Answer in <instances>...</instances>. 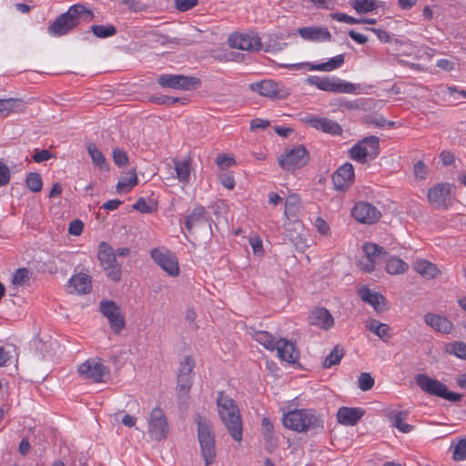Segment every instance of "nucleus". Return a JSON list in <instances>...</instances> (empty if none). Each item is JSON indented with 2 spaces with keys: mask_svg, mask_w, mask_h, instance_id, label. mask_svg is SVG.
Listing matches in <instances>:
<instances>
[{
  "mask_svg": "<svg viewBox=\"0 0 466 466\" xmlns=\"http://www.w3.org/2000/svg\"><path fill=\"white\" fill-rule=\"evenodd\" d=\"M198 426V439L200 446L201 456L206 466H210L216 458L215 432L212 424L206 417L198 414L194 418Z\"/></svg>",
  "mask_w": 466,
  "mask_h": 466,
  "instance_id": "obj_3",
  "label": "nucleus"
},
{
  "mask_svg": "<svg viewBox=\"0 0 466 466\" xmlns=\"http://www.w3.org/2000/svg\"><path fill=\"white\" fill-rule=\"evenodd\" d=\"M415 382L425 393L456 402L461 400V395L449 391L447 386L428 374L420 373L415 376Z\"/></svg>",
  "mask_w": 466,
  "mask_h": 466,
  "instance_id": "obj_5",
  "label": "nucleus"
},
{
  "mask_svg": "<svg viewBox=\"0 0 466 466\" xmlns=\"http://www.w3.org/2000/svg\"><path fill=\"white\" fill-rule=\"evenodd\" d=\"M216 164L221 170H224L230 166H233L235 164V159L228 155H219L216 157Z\"/></svg>",
  "mask_w": 466,
  "mask_h": 466,
  "instance_id": "obj_52",
  "label": "nucleus"
},
{
  "mask_svg": "<svg viewBox=\"0 0 466 466\" xmlns=\"http://www.w3.org/2000/svg\"><path fill=\"white\" fill-rule=\"evenodd\" d=\"M270 126V122L266 119L255 118L250 122V129L252 131L258 129H265Z\"/></svg>",
  "mask_w": 466,
  "mask_h": 466,
  "instance_id": "obj_64",
  "label": "nucleus"
},
{
  "mask_svg": "<svg viewBox=\"0 0 466 466\" xmlns=\"http://www.w3.org/2000/svg\"><path fill=\"white\" fill-rule=\"evenodd\" d=\"M453 186L450 183H439L428 189V201L437 209H447Z\"/></svg>",
  "mask_w": 466,
  "mask_h": 466,
  "instance_id": "obj_15",
  "label": "nucleus"
},
{
  "mask_svg": "<svg viewBox=\"0 0 466 466\" xmlns=\"http://www.w3.org/2000/svg\"><path fill=\"white\" fill-rule=\"evenodd\" d=\"M151 258L170 277L179 274V266L177 257L166 248H157L150 251Z\"/></svg>",
  "mask_w": 466,
  "mask_h": 466,
  "instance_id": "obj_11",
  "label": "nucleus"
},
{
  "mask_svg": "<svg viewBox=\"0 0 466 466\" xmlns=\"http://www.w3.org/2000/svg\"><path fill=\"white\" fill-rule=\"evenodd\" d=\"M275 350H277L279 357L289 363H295L299 359V351L295 345L287 339H278Z\"/></svg>",
  "mask_w": 466,
  "mask_h": 466,
  "instance_id": "obj_27",
  "label": "nucleus"
},
{
  "mask_svg": "<svg viewBox=\"0 0 466 466\" xmlns=\"http://www.w3.org/2000/svg\"><path fill=\"white\" fill-rule=\"evenodd\" d=\"M173 163L177 178L182 183L188 182L191 173L190 159H174Z\"/></svg>",
  "mask_w": 466,
  "mask_h": 466,
  "instance_id": "obj_36",
  "label": "nucleus"
},
{
  "mask_svg": "<svg viewBox=\"0 0 466 466\" xmlns=\"http://www.w3.org/2000/svg\"><path fill=\"white\" fill-rule=\"evenodd\" d=\"M362 249L364 255L375 261L377 264L383 262L386 258L387 252L385 249L375 243H364Z\"/></svg>",
  "mask_w": 466,
  "mask_h": 466,
  "instance_id": "obj_34",
  "label": "nucleus"
},
{
  "mask_svg": "<svg viewBox=\"0 0 466 466\" xmlns=\"http://www.w3.org/2000/svg\"><path fill=\"white\" fill-rule=\"evenodd\" d=\"M298 33L304 40L311 42H324L331 39L329 31L322 26L300 27Z\"/></svg>",
  "mask_w": 466,
  "mask_h": 466,
  "instance_id": "obj_23",
  "label": "nucleus"
},
{
  "mask_svg": "<svg viewBox=\"0 0 466 466\" xmlns=\"http://www.w3.org/2000/svg\"><path fill=\"white\" fill-rule=\"evenodd\" d=\"M354 177L353 166L350 163H345L340 166L332 176L334 187L338 190H342L348 186Z\"/></svg>",
  "mask_w": 466,
  "mask_h": 466,
  "instance_id": "obj_26",
  "label": "nucleus"
},
{
  "mask_svg": "<svg viewBox=\"0 0 466 466\" xmlns=\"http://www.w3.org/2000/svg\"><path fill=\"white\" fill-rule=\"evenodd\" d=\"M228 43L232 48L245 51H259L262 48L260 38L256 35L232 34Z\"/></svg>",
  "mask_w": 466,
  "mask_h": 466,
  "instance_id": "obj_17",
  "label": "nucleus"
},
{
  "mask_svg": "<svg viewBox=\"0 0 466 466\" xmlns=\"http://www.w3.org/2000/svg\"><path fill=\"white\" fill-rule=\"evenodd\" d=\"M365 327L383 341H387L391 338L390 327L386 323L380 322L374 319H370L366 321Z\"/></svg>",
  "mask_w": 466,
  "mask_h": 466,
  "instance_id": "obj_31",
  "label": "nucleus"
},
{
  "mask_svg": "<svg viewBox=\"0 0 466 466\" xmlns=\"http://www.w3.org/2000/svg\"><path fill=\"white\" fill-rule=\"evenodd\" d=\"M283 424L286 428L298 432L307 431L320 426V420L311 410H294L283 415Z\"/></svg>",
  "mask_w": 466,
  "mask_h": 466,
  "instance_id": "obj_4",
  "label": "nucleus"
},
{
  "mask_svg": "<svg viewBox=\"0 0 466 466\" xmlns=\"http://www.w3.org/2000/svg\"><path fill=\"white\" fill-rule=\"evenodd\" d=\"M359 295L364 302L370 304L375 310L380 311L382 309L381 304L384 302L382 295L373 292L368 288L360 289Z\"/></svg>",
  "mask_w": 466,
  "mask_h": 466,
  "instance_id": "obj_33",
  "label": "nucleus"
},
{
  "mask_svg": "<svg viewBox=\"0 0 466 466\" xmlns=\"http://www.w3.org/2000/svg\"><path fill=\"white\" fill-rule=\"evenodd\" d=\"M330 17L334 20H337L339 22H343L350 25H357L360 24L359 18H355L353 16L348 15L344 13H331Z\"/></svg>",
  "mask_w": 466,
  "mask_h": 466,
  "instance_id": "obj_51",
  "label": "nucleus"
},
{
  "mask_svg": "<svg viewBox=\"0 0 466 466\" xmlns=\"http://www.w3.org/2000/svg\"><path fill=\"white\" fill-rule=\"evenodd\" d=\"M185 227L188 233H192L195 228L203 227H211L210 218L204 207L198 206L192 212L187 216Z\"/></svg>",
  "mask_w": 466,
  "mask_h": 466,
  "instance_id": "obj_21",
  "label": "nucleus"
},
{
  "mask_svg": "<svg viewBox=\"0 0 466 466\" xmlns=\"http://www.w3.org/2000/svg\"><path fill=\"white\" fill-rule=\"evenodd\" d=\"M83 222L79 219H76L70 223L68 232L73 236H79L83 231Z\"/></svg>",
  "mask_w": 466,
  "mask_h": 466,
  "instance_id": "obj_62",
  "label": "nucleus"
},
{
  "mask_svg": "<svg viewBox=\"0 0 466 466\" xmlns=\"http://www.w3.org/2000/svg\"><path fill=\"white\" fill-rule=\"evenodd\" d=\"M176 7L181 12L193 8L198 4V0H175Z\"/></svg>",
  "mask_w": 466,
  "mask_h": 466,
  "instance_id": "obj_58",
  "label": "nucleus"
},
{
  "mask_svg": "<svg viewBox=\"0 0 466 466\" xmlns=\"http://www.w3.org/2000/svg\"><path fill=\"white\" fill-rule=\"evenodd\" d=\"M252 336L256 341L263 345L266 349L270 350H275L277 341L269 332L265 330H255Z\"/></svg>",
  "mask_w": 466,
  "mask_h": 466,
  "instance_id": "obj_41",
  "label": "nucleus"
},
{
  "mask_svg": "<svg viewBox=\"0 0 466 466\" xmlns=\"http://www.w3.org/2000/svg\"><path fill=\"white\" fill-rule=\"evenodd\" d=\"M306 82L319 90L332 93L355 94L357 86L338 77L310 76Z\"/></svg>",
  "mask_w": 466,
  "mask_h": 466,
  "instance_id": "obj_6",
  "label": "nucleus"
},
{
  "mask_svg": "<svg viewBox=\"0 0 466 466\" xmlns=\"http://www.w3.org/2000/svg\"><path fill=\"white\" fill-rule=\"evenodd\" d=\"M309 161V153L304 146L295 147L279 158V166L288 171L304 167Z\"/></svg>",
  "mask_w": 466,
  "mask_h": 466,
  "instance_id": "obj_12",
  "label": "nucleus"
},
{
  "mask_svg": "<svg viewBox=\"0 0 466 466\" xmlns=\"http://www.w3.org/2000/svg\"><path fill=\"white\" fill-rule=\"evenodd\" d=\"M408 413L406 411H399L392 415V426L397 428L402 433L410 432L414 427L405 422Z\"/></svg>",
  "mask_w": 466,
  "mask_h": 466,
  "instance_id": "obj_40",
  "label": "nucleus"
},
{
  "mask_svg": "<svg viewBox=\"0 0 466 466\" xmlns=\"http://www.w3.org/2000/svg\"><path fill=\"white\" fill-rule=\"evenodd\" d=\"M408 268V264L398 257H391L386 264V270L391 275L402 274L406 272Z\"/></svg>",
  "mask_w": 466,
  "mask_h": 466,
  "instance_id": "obj_39",
  "label": "nucleus"
},
{
  "mask_svg": "<svg viewBox=\"0 0 466 466\" xmlns=\"http://www.w3.org/2000/svg\"><path fill=\"white\" fill-rule=\"evenodd\" d=\"M157 83L164 88L189 90L198 86L200 81L194 76L165 74L158 76Z\"/></svg>",
  "mask_w": 466,
  "mask_h": 466,
  "instance_id": "obj_14",
  "label": "nucleus"
},
{
  "mask_svg": "<svg viewBox=\"0 0 466 466\" xmlns=\"http://www.w3.org/2000/svg\"><path fill=\"white\" fill-rule=\"evenodd\" d=\"M360 268L366 272H371L375 269L377 263L364 255L359 262Z\"/></svg>",
  "mask_w": 466,
  "mask_h": 466,
  "instance_id": "obj_56",
  "label": "nucleus"
},
{
  "mask_svg": "<svg viewBox=\"0 0 466 466\" xmlns=\"http://www.w3.org/2000/svg\"><path fill=\"white\" fill-rule=\"evenodd\" d=\"M300 121L327 134L339 135L341 133L340 126L334 120L326 117L307 114L300 117Z\"/></svg>",
  "mask_w": 466,
  "mask_h": 466,
  "instance_id": "obj_19",
  "label": "nucleus"
},
{
  "mask_svg": "<svg viewBox=\"0 0 466 466\" xmlns=\"http://www.w3.org/2000/svg\"><path fill=\"white\" fill-rule=\"evenodd\" d=\"M195 366V360L191 356L185 357L179 363L177 376L192 377Z\"/></svg>",
  "mask_w": 466,
  "mask_h": 466,
  "instance_id": "obj_46",
  "label": "nucleus"
},
{
  "mask_svg": "<svg viewBox=\"0 0 466 466\" xmlns=\"http://www.w3.org/2000/svg\"><path fill=\"white\" fill-rule=\"evenodd\" d=\"M318 232H319L321 235H329V224L320 217H318L314 223Z\"/></svg>",
  "mask_w": 466,
  "mask_h": 466,
  "instance_id": "obj_61",
  "label": "nucleus"
},
{
  "mask_svg": "<svg viewBox=\"0 0 466 466\" xmlns=\"http://www.w3.org/2000/svg\"><path fill=\"white\" fill-rule=\"evenodd\" d=\"M25 183L27 187L33 192H39L43 187L41 176L36 172L29 173L26 177Z\"/></svg>",
  "mask_w": 466,
  "mask_h": 466,
  "instance_id": "obj_47",
  "label": "nucleus"
},
{
  "mask_svg": "<svg viewBox=\"0 0 466 466\" xmlns=\"http://www.w3.org/2000/svg\"><path fill=\"white\" fill-rule=\"evenodd\" d=\"M52 157L51 153L49 150L47 149H42V150H39V151H36L34 155H33V160L36 163H41V162H44V161H46L48 159H50Z\"/></svg>",
  "mask_w": 466,
  "mask_h": 466,
  "instance_id": "obj_63",
  "label": "nucleus"
},
{
  "mask_svg": "<svg viewBox=\"0 0 466 466\" xmlns=\"http://www.w3.org/2000/svg\"><path fill=\"white\" fill-rule=\"evenodd\" d=\"M150 100L157 105H172V104L181 101L182 99L179 97L161 96H153V97H151Z\"/></svg>",
  "mask_w": 466,
  "mask_h": 466,
  "instance_id": "obj_55",
  "label": "nucleus"
},
{
  "mask_svg": "<svg viewBox=\"0 0 466 466\" xmlns=\"http://www.w3.org/2000/svg\"><path fill=\"white\" fill-rule=\"evenodd\" d=\"M78 373L84 380L103 382L109 376V370L99 359H88L78 367Z\"/></svg>",
  "mask_w": 466,
  "mask_h": 466,
  "instance_id": "obj_9",
  "label": "nucleus"
},
{
  "mask_svg": "<svg viewBox=\"0 0 466 466\" xmlns=\"http://www.w3.org/2000/svg\"><path fill=\"white\" fill-rule=\"evenodd\" d=\"M92 289V279L89 275L79 273L71 277L68 289L72 294H87Z\"/></svg>",
  "mask_w": 466,
  "mask_h": 466,
  "instance_id": "obj_24",
  "label": "nucleus"
},
{
  "mask_svg": "<svg viewBox=\"0 0 466 466\" xmlns=\"http://www.w3.org/2000/svg\"><path fill=\"white\" fill-rule=\"evenodd\" d=\"M97 257L107 276L112 280L118 281L121 278V269L120 265L116 263L112 248L106 243H101Z\"/></svg>",
  "mask_w": 466,
  "mask_h": 466,
  "instance_id": "obj_13",
  "label": "nucleus"
},
{
  "mask_svg": "<svg viewBox=\"0 0 466 466\" xmlns=\"http://www.w3.org/2000/svg\"><path fill=\"white\" fill-rule=\"evenodd\" d=\"M137 183V177L135 170H130L125 174H122L118 179L116 185V190L118 193H127Z\"/></svg>",
  "mask_w": 466,
  "mask_h": 466,
  "instance_id": "obj_35",
  "label": "nucleus"
},
{
  "mask_svg": "<svg viewBox=\"0 0 466 466\" xmlns=\"http://www.w3.org/2000/svg\"><path fill=\"white\" fill-rule=\"evenodd\" d=\"M172 43L167 35H164L159 29L153 28L147 31V46L156 48L159 46H165Z\"/></svg>",
  "mask_w": 466,
  "mask_h": 466,
  "instance_id": "obj_37",
  "label": "nucleus"
},
{
  "mask_svg": "<svg viewBox=\"0 0 466 466\" xmlns=\"http://www.w3.org/2000/svg\"><path fill=\"white\" fill-rule=\"evenodd\" d=\"M350 5L358 14H366L378 8L376 0H350Z\"/></svg>",
  "mask_w": 466,
  "mask_h": 466,
  "instance_id": "obj_42",
  "label": "nucleus"
},
{
  "mask_svg": "<svg viewBox=\"0 0 466 466\" xmlns=\"http://www.w3.org/2000/svg\"><path fill=\"white\" fill-rule=\"evenodd\" d=\"M299 197L295 194L289 195L285 202V214L288 216L289 212H294L299 205Z\"/></svg>",
  "mask_w": 466,
  "mask_h": 466,
  "instance_id": "obj_54",
  "label": "nucleus"
},
{
  "mask_svg": "<svg viewBox=\"0 0 466 466\" xmlns=\"http://www.w3.org/2000/svg\"><path fill=\"white\" fill-rule=\"evenodd\" d=\"M428 174V167L422 161H418L414 165V175L416 178L422 180L426 178Z\"/></svg>",
  "mask_w": 466,
  "mask_h": 466,
  "instance_id": "obj_57",
  "label": "nucleus"
},
{
  "mask_svg": "<svg viewBox=\"0 0 466 466\" xmlns=\"http://www.w3.org/2000/svg\"><path fill=\"white\" fill-rule=\"evenodd\" d=\"M352 217L363 224H373L380 218V210L370 203L360 201L351 210Z\"/></svg>",
  "mask_w": 466,
  "mask_h": 466,
  "instance_id": "obj_18",
  "label": "nucleus"
},
{
  "mask_svg": "<svg viewBox=\"0 0 466 466\" xmlns=\"http://www.w3.org/2000/svg\"><path fill=\"white\" fill-rule=\"evenodd\" d=\"M169 431L168 423L164 411L159 408H155L150 413L147 421V433L155 441L165 440Z\"/></svg>",
  "mask_w": 466,
  "mask_h": 466,
  "instance_id": "obj_10",
  "label": "nucleus"
},
{
  "mask_svg": "<svg viewBox=\"0 0 466 466\" xmlns=\"http://www.w3.org/2000/svg\"><path fill=\"white\" fill-rule=\"evenodd\" d=\"M248 89L269 99H285L290 94L282 82L271 78L250 83Z\"/></svg>",
  "mask_w": 466,
  "mask_h": 466,
  "instance_id": "obj_7",
  "label": "nucleus"
},
{
  "mask_svg": "<svg viewBox=\"0 0 466 466\" xmlns=\"http://www.w3.org/2000/svg\"><path fill=\"white\" fill-rule=\"evenodd\" d=\"M344 55H338L329 60H328L325 63L320 64H314L310 62H303V63H297V64H288L284 65L283 67L293 69V70H299L301 68H306L309 71H321V72H331L333 70H336L342 66L344 64Z\"/></svg>",
  "mask_w": 466,
  "mask_h": 466,
  "instance_id": "obj_16",
  "label": "nucleus"
},
{
  "mask_svg": "<svg viewBox=\"0 0 466 466\" xmlns=\"http://www.w3.org/2000/svg\"><path fill=\"white\" fill-rule=\"evenodd\" d=\"M358 386L361 390L367 391L374 386V379L370 373L363 372L358 379Z\"/></svg>",
  "mask_w": 466,
  "mask_h": 466,
  "instance_id": "obj_49",
  "label": "nucleus"
},
{
  "mask_svg": "<svg viewBox=\"0 0 466 466\" xmlns=\"http://www.w3.org/2000/svg\"><path fill=\"white\" fill-rule=\"evenodd\" d=\"M344 356V350L339 346H335L330 353L325 358L323 367L329 369L339 363Z\"/></svg>",
  "mask_w": 466,
  "mask_h": 466,
  "instance_id": "obj_44",
  "label": "nucleus"
},
{
  "mask_svg": "<svg viewBox=\"0 0 466 466\" xmlns=\"http://www.w3.org/2000/svg\"><path fill=\"white\" fill-rule=\"evenodd\" d=\"M218 412L232 439L236 441L242 440V420L235 400L218 392L217 398Z\"/></svg>",
  "mask_w": 466,
  "mask_h": 466,
  "instance_id": "obj_1",
  "label": "nucleus"
},
{
  "mask_svg": "<svg viewBox=\"0 0 466 466\" xmlns=\"http://www.w3.org/2000/svg\"><path fill=\"white\" fill-rule=\"evenodd\" d=\"M379 137L370 136L355 144L350 149L352 159L364 163L368 158L373 159L379 155Z\"/></svg>",
  "mask_w": 466,
  "mask_h": 466,
  "instance_id": "obj_8",
  "label": "nucleus"
},
{
  "mask_svg": "<svg viewBox=\"0 0 466 466\" xmlns=\"http://www.w3.org/2000/svg\"><path fill=\"white\" fill-rule=\"evenodd\" d=\"M309 323L317 326L324 330L331 329L334 325V319L330 312L325 308H315L309 312Z\"/></svg>",
  "mask_w": 466,
  "mask_h": 466,
  "instance_id": "obj_22",
  "label": "nucleus"
},
{
  "mask_svg": "<svg viewBox=\"0 0 466 466\" xmlns=\"http://www.w3.org/2000/svg\"><path fill=\"white\" fill-rule=\"evenodd\" d=\"M424 321L432 329L442 333H450L452 329V323L448 319L437 314H425Z\"/></svg>",
  "mask_w": 466,
  "mask_h": 466,
  "instance_id": "obj_28",
  "label": "nucleus"
},
{
  "mask_svg": "<svg viewBox=\"0 0 466 466\" xmlns=\"http://www.w3.org/2000/svg\"><path fill=\"white\" fill-rule=\"evenodd\" d=\"M25 107V103L20 98L0 99V116L6 117L12 113L22 112Z\"/></svg>",
  "mask_w": 466,
  "mask_h": 466,
  "instance_id": "obj_29",
  "label": "nucleus"
},
{
  "mask_svg": "<svg viewBox=\"0 0 466 466\" xmlns=\"http://www.w3.org/2000/svg\"><path fill=\"white\" fill-rule=\"evenodd\" d=\"M10 180V171L8 167L0 160V186L8 184Z\"/></svg>",
  "mask_w": 466,
  "mask_h": 466,
  "instance_id": "obj_59",
  "label": "nucleus"
},
{
  "mask_svg": "<svg viewBox=\"0 0 466 466\" xmlns=\"http://www.w3.org/2000/svg\"><path fill=\"white\" fill-rule=\"evenodd\" d=\"M113 160L118 167H124L127 164L128 157L125 151L119 148H115L113 150Z\"/></svg>",
  "mask_w": 466,
  "mask_h": 466,
  "instance_id": "obj_53",
  "label": "nucleus"
},
{
  "mask_svg": "<svg viewBox=\"0 0 466 466\" xmlns=\"http://www.w3.org/2000/svg\"><path fill=\"white\" fill-rule=\"evenodd\" d=\"M30 278L31 274L27 268H21L16 269L12 279L14 289H17L18 287H24L28 285Z\"/></svg>",
  "mask_w": 466,
  "mask_h": 466,
  "instance_id": "obj_43",
  "label": "nucleus"
},
{
  "mask_svg": "<svg viewBox=\"0 0 466 466\" xmlns=\"http://www.w3.org/2000/svg\"><path fill=\"white\" fill-rule=\"evenodd\" d=\"M92 13L83 5H71L66 13L61 14L47 27V32L52 36H62L75 28L81 20H91Z\"/></svg>",
  "mask_w": 466,
  "mask_h": 466,
  "instance_id": "obj_2",
  "label": "nucleus"
},
{
  "mask_svg": "<svg viewBox=\"0 0 466 466\" xmlns=\"http://www.w3.org/2000/svg\"><path fill=\"white\" fill-rule=\"evenodd\" d=\"M446 350L460 359L466 360V343L462 341H455L449 344Z\"/></svg>",
  "mask_w": 466,
  "mask_h": 466,
  "instance_id": "obj_48",
  "label": "nucleus"
},
{
  "mask_svg": "<svg viewBox=\"0 0 466 466\" xmlns=\"http://www.w3.org/2000/svg\"><path fill=\"white\" fill-rule=\"evenodd\" d=\"M365 410L361 408L341 407L337 413L338 421L340 424L353 426L363 417Z\"/></svg>",
  "mask_w": 466,
  "mask_h": 466,
  "instance_id": "obj_25",
  "label": "nucleus"
},
{
  "mask_svg": "<svg viewBox=\"0 0 466 466\" xmlns=\"http://www.w3.org/2000/svg\"><path fill=\"white\" fill-rule=\"evenodd\" d=\"M91 32L98 38H106L116 34V28L113 25H93Z\"/></svg>",
  "mask_w": 466,
  "mask_h": 466,
  "instance_id": "obj_45",
  "label": "nucleus"
},
{
  "mask_svg": "<svg viewBox=\"0 0 466 466\" xmlns=\"http://www.w3.org/2000/svg\"><path fill=\"white\" fill-rule=\"evenodd\" d=\"M191 387L192 377L177 376L176 394L180 404L187 403Z\"/></svg>",
  "mask_w": 466,
  "mask_h": 466,
  "instance_id": "obj_32",
  "label": "nucleus"
},
{
  "mask_svg": "<svg viewBox=\"0 0 466 466\" xmlns=\"http://www.w3.org/2000/svg\"><path fill=\"white\" fill-rule=\"evenodd\" d=\"M87 153L90 156L93 164L99 167L100 169H108V164L103 153L95 144H88L86 147Z\"/></svg>",
  "mask_w": 466,
  "mask_h": 466,
  "instance_id": "obj_38",
  "label": "nucleus"
},
{
  "mask_svg": "<svg viewBox=\"0 0 466 466\" xmlns=\"http://www.w3.org/2000/svg\"><path fill=\"white\" fill-rule=\"evenodd\" d=\"M413 269L422 278L427 279H433L440 274V270L437 266L426 259H418L415 261Z\"/></svg>",
  "mask_w": 466,
  "mask_h": 466,
  "instance_id": "obj_30",
  "label": "nucleus"
},
{
  "mask_svg": "<svg viewBox=\"0 0 466 466\" xmlns=\"http://www.w3.org/2000/svg\"><path fill=\"white\" fill-rule=\"evenodd\" d=\"M100 311L108 319L110 327L115 333H118L125 327L124 317L119 308L113 301L103 300L100 302Z\"/></svg>",
  "mask_w": 466,
  "mask_h": 466,
  "instance_id": "obj_20",
  "label": "nucleus"
},
{
  "mask_svg": "<svg viewBox=\"0 0 466 466\" xmlns=\"http://www.w3.org/2000/svg\"><path fill=\"white\" fill-rule=\"evenodd\" d=\"M466 459V439L461 440L453 450V460L461 461Z\"/></svg>",
  "mask_w": 466,
  "mask_h": 466,
  "instance_id": "obj_50",
  "label": "nucleus"
},
{
  "mask_svg": "<svg viewBox=\"0 0 466 466\" xmlns=\"http://www.w3.org/2000/svg\"><path fill=\"white\" fill-rule=\"evenodd\" d=\"M219 180L223 187L228 189H233L235 187V180L230 173H222L219 176Z\"/></svg>",
  "mask_w": 466,
  "mask_h": 466,
  "instance_id": "obj_60",
  "label": "nucleus"
}]
</instances>
